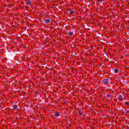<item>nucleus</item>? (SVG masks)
Instances as JSON below:
<instances>
[{"label": "nucleus", "instance_id": "9", "mask_svg": "<svg viewBox=\"0 0 129 129\" xmlns=\"http://www.w3.org/2000/svg\"><path fill=\"white\" fill-rule=\"evenodd\" d=\"M69 35L70 36H72V35H73V32H70V33H69Z\"/></svg>", "mask_w": 129, "mask_h": 129}, {"label": "nucleus", "instance_id": "4", "mask_svg": "<svg viewBox=\"0 0 129 129\" xmlns=\"http://www.w3.org/2000/svg\"><path fill=\"white\" fill-rule=\"evenodd\" d=\"M26 4H27L28 5H30L32 4V2H31L30 1H28L26 2Z\"/></svg>", "mask_w": 129, "mask_h": 129}, {"label": "nucleus", "instance_id": "12", "mask_svg": "<svg viewBox=\"0 0 129 129\" xmlns=\"http://www.w3.org/2000/svg\"><path fill=\"white\" fill-rule=\"evenodd\" d=\"M126 104L127 105H128V104H129L128 102H126Z\"/></svg>", "mask_w": 129, "mask_h": 129}, {"label": "nucleus", "instance_id": "3", "mask_svg": "<svg viewBox=\"0 0 129 129\" xmlns=\"http://www.w3.org/2000/svg\"><path fill=\"white\" fill-rule=\"evenodd\" d=\"M123 98L122 97V95H120L119 96V100L121 101V100H122Z\"/></svg>", "mask_w": 129, "mask_h": 129}, {"label": "nucleus", "instance_id": "8", "mask_svg": "<svg viewBox=\"0 0 129 129\" xmlns=\"http://www.w3.org/2000/svg\"><path fill=\"white\" fill-rule=\"evenodd\" d=\"M17 107H18V106L16 105H15L14 106H13V108H14V109H17Z\"/></svg>", "mask_w": 129, "mask_h": 129}, {"label": "nucleus", "instance_id": "1", "mask_svg": "<svg viewBox=\"0 0 129 129\" xmlns=\"http://www.w3.org/2000/svg\"><path fill=\"white\" fill-rule=\"evenodd\" d=\"M103 83L105 84H108V79H104L103 80Z\"/></svg>", "mask_w": 129, "mask_h": 129}, {"label": "nucleus", "instance_id": "5", "mask_svg": "<svg viewBox=\"0 0 129 129\" xmlns=\"http://www.w3.org/2000/svg\"><path fill=\"white\" fill-rule=\"evenodd\" d=\"M45 23H46V24H48V23H50V20L46 19L45 20Z\"/></svg>", "mask_w": 129, "mask_h": 129}, {"label": "nucleus", "instance_id": "7", "mask_svg": "<svg viewBox=\"0 0 129 129\" xmlns=\"http://www.w3.org/2000/svg\"><path fill=\"white\" fill-rule=\"evenodd\" d=\"M115 73H118V70L115 69Z\"/></svg>", "mask_w": 129, "mask_h": 129}, {"label": "nucleus", "instance_id": "13", "mask_svg": "<svg viewBox=\"0 0 129 129\" xmlns=\"http://www.w3.org/2000/svg\"><path fill=\"white\" fill-rule=\"evenodd\" d=\"M98 2H102V0H98Z\"/></svg>", "mask_w": 129, "mask_h": 129}, {"label": "nucleus", "instance_id": "10", "mask_svg": "<svg viewBox=\"0 0 129 129\" xmlns=\"http://www.w3.org/2000/svg\"><path fill=\"white\" fill-rule=\"evenodd\" d=\"M79 113L80 114V115H82L83 113L80 112V111H79Z\"/></svg>", "mask_w": 129, "mask_h": 129}, {"label": "nucleus", "instance_id": "11", "mask_svg": "<svg viewBox=\"0 0 129 129\" xmlns=\"http://www.w3.org/2000/svg\"><path fill=\"white\" fill-rule=\"evenodd\" d=\"M109 96H110V95H109V94H107V97L108 98V97H109Z\"/></svg>", "mask_w": 129, "mask_h": 129}, {"label": "nucleus", "instance_id": "6", "mask_svg": "<svg viewBox=\"0 0 129 129\" xmlns=\"http://www.w3.org/2000/svg\"><path fill=\"white\" fill-rule=\"evenodd\" d=\"M70 14L71 15H73V14H74V11L73 10H71Z\"/></svg>", "mask_w": 129, "mask_h": 129}, {"label": "nucleus", "instance_id": "2", "mask_svg": "<svg viewBox=\"0 0 129 129\" xmlns=\"http://www.w3.org/2000/svg\"><path fill=\"white\" fill-rule=\"evenodd\" d=\"M54 116H60V113L58 112H55L54 114Z\"/></svg>", "mask_w": 129, "mask_h": 129}]
</instances>
